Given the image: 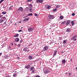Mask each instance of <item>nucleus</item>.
<instances>
[{"label":"nucleus","instance_id":"1","mask_svg":"<svg viewBox=\"0 0 77 77\" xmlns=\"http://www.w3.org/2000/svg\"><path fill=\"white\" fill-rule=\"evenodd\" d=\"M43 71L45 74L50 72V68L48 67H47L45 69H43Z\"/></svg>","mask_w":77,"mask_h":77},{"label":"nucleus","instance_id":"2","mask_svg":"<svg viewBox=\"0 0 77 77\" xmlns=\"http://www.w3.org/2000/svg\"><path fill=\"white\" fill-rule=\"evenodd\" d=\"M34 30H35V28L34 27H30L28 29V31H29V32H33Z\"/></svg>","mask_w":77,"mask_h":77},{"label":"nucleus","instance_id":"3","mask_svg":"<svg viewBox=\"0 0 77 77\" xmlns=\"http://www.w3.org/2000/svg\"><path fill=\"white\" fill-rule=\"evenodd\" d=\"M48 17H49V19H53L54 18V17L52 15H49Z\"/></svg>","mask_w":77,"mask_h":77},{"label":"nucleus","instance_id":"4","mask_svg":"<svg viewBox=\"0 0 77 77\" xmlns=\"http://www.w3.org/2000/svg\"><path fill=\"white\" fill-rule=\"evenodd\" d=\"M23 50L25 51H29V50H28V48H27V47H25L24 48Z\"/></svg>","mask_w":77,"mask_h":77},{"label":"nucleus","instance_id":"5","mask_svg":"<svg viewBox=\"0 0 77 77\" xmlns=\"http://www.w3.org/2000/svg\"><path fill=\"white\" fill-rule=\"evenodd\" d=\"M44 2V0H37L36 2L37 3H42Z\"/></svg>","mask_w":77,"mask_h":77},{"label":"nucleus","instance_id":"6","mask_svg":"<svg viewBox=\"0 0 77 77\" xmlns=\"http://www.w3.org/2000/svg\"><path fill=\"white\" fill-rule=\"evenodd\" d=\"M17 11H20L21 12H22L23 11V9L22 7H20Z\"/></svg>","mask_w":77,"mask_h":77},{"label":"nucleus","instance_id":"7","mask_svg":"<svg viewBox=\"0 0 77 77\" xmlns=\"http://www.w3.org/2000/svg\"><path fill=\"white\" fill-rule=\"evenodd\" d=\"M56 54H57V51H55L53 55V57H54V56H55L56 55Z\"/></svg>","mask_w":77,"mask_h":77},{"label":"nucleus","instance_id":"8","mask_svg":"<svg viewBox=\"0 0 77 77\" xmlns=\"http://www.w3.org/2000/svg\"><path fill=\"white\" fill-rule=\"evenodd\" d=\"M70 23V20H68L66 22V24L67 25V26H68Z\"/></svg>","mask_w":77,"mask_h":77},{"label":"nucleus","instance_id":"9","mask_svg":"<svg viewBox=\"0 0 77 77\" xmlns=\"http://www.w3.org/2000/svg\"><path fill=\"white\" fill-rule=\"evenodd\" d=\"M20 41V39H19V38H15V41L18 42V41Z\"/></svg>","mask_w":77,"mask_h":77},{"label":"nucleus","instance_id":"10","mask_svg":"<svg viewBox=\"0 0 77 77\" xmlns=\"http://www.w3.org/2000/svg\"><path fill=\"white\" fill-rule=\"evenodd\" d=\"M66 31L67 32H71V29L70 28H68Z\"/></svg>","mask_w":77,"mask_h":77},{"label":"nucleus","instance_id":"11","mask_svg":"<svg viewBox=\"0 0 77 77\" xmlns=\"http://www.w3.org/2000/svg\"><path fill=\"white\" fill-rule=\"evenodd\" d=\"M29 60H32V58H33V57H32V56H30V55H29Z\"/></svg>","mask_w":77,"mask_h":77},{"label":"nucleus","instance_id":"12","mask_svg":"<svg viewBox=\"0 0 77 77\" xmlns=\"http://www.w3.org/2000/svg\"><path fill=\"white\" fill-rule=\"evenodd\" d=\"M29 17H28V18H26L25 19H24L23 20V21H28V20H29Z\"/></svg>","mask_w":77,"mask_h":77},{"label":"nucleus","instance_id":"13","mask_svg":"<svg viewBox=\"0 0 77 77\" xmlns=\"http://www.w3.org/2000/svg\"><path fill=\"white\" fill-rule=\"evenodd\" d=\"M30 68L29 65H28L25 67V68H26V69H29Z\"/></svg>","mask_w":77,"mask_h":77},{"label":"nucleus","instance_id":"14","mask_svg":"<svg viewBox=\"0 0 77 77\" xmlns=\"http://www.w3.org/2000/svg\"><path fill=\"white\" fill-rule=\"evenodd\" d=\"M29 7H26L25 9V11H29Z\"/></svg>","mask_w":77,"mask_h":77},{"label":"nucleus","instance_id":"15","mask_svg":"<svg viewBox=\"0 0 77 77\" xmlns=\"http://www.w3.org/2000/svg\"><path fill=\"white\" fill-rule=\"evenodd\" d=\"M47 49H48V47H47V46H45L44 48V50L45 51H46V50H47Z\"/></svg>","mask_w":77,"mask_h":77},{"label":"nucleus","instance_id":"16","mask_svg":"<svg viewBox=\"0 0 77 77\" xmlns=\"http://www.w3.org/2000/svg\"><path fill=\"white\" fill-rule=\"evenodd\" d=\"M12 8H13V6H10L9 8V10H12Z\"/></svg>","mask_w":77,"mask_h":77},{"label":"nucleus","instance_id":"17","mask_svg":"<svg viewBox=\"0 0 77 77\" xmlns=\"http://www.w3.org/2000/svg\"><path fill=\"white\" fill-rule=\"evenodd\" d=\"M2 19L3 20H6V17H2Z\"/></svg>","mask_w":77,"mask_h":77},{"label":"nucleus","instance_id":"18","mask_svg":"<svg viewBox=\"0 0 77 77\" xmlns=\"http://www.w3.org/2000/svg\"><path fill=\"white\" fill-rule=\"evenodd\" d=\"M19 36V34H17L14 35V37H18Z\"/></svg>","mask_w":77,"mask_h":77},{"label":"nucleus","instance_id":"19","mask_svg":"<svg viewBox=\"0 0 77 77\" xmlns=\"http://www.w3.org/2000/svg\"><path fill=\"white\" fill-rule=\"evenodd\" d=\"M33 6V5L32 4H29V7L30 8H32Z\"/></svg>","mask_w":77,"mask_h":77},{"label":"nucleus","instance_id":"20","mask_svg":"<svg viewBox=\"0 0 77 77\" xmlns=\"http://www.w3.org/2000/svg\"><path fill=\"white\" fill-rule=\"evenodd\" d=\"M51 8V7H50V6L49 5L47 7V9H50Z\"/></svg>","mask_w":77,"mask_h":77},{"label":"nucleus","instance_id":"21","mask_svg":"<svg viewBox=\"0 0 77 77\" xmlns=\"http://www.w3.org/2000/svg\"><path fill=\"white\" fill-rule=\"evenodd\" d=\"M65 23H66V21H64L61 24H65Z\"/></svg>","mask_w":77,"mask_h":77},{"label":"nucleus","instance_id":"22","mask_svg":"<svg viewBox=\"0 0 77 77\" xmlns=\"http://www.w3.org/2000/svg\"><path fill=\"white\" fill-rule=\"evenodd\" d=\"M33 69H34V67L33 66L31 67L30 68V71H32V70H33Z\"/></svg>","mask_w":77,"mask_h":77},{"label":"nucleus","instance_id":"23","mask_svg":"<svg viewBox=\"0 0 77 77\" xmlns=\"http://www.w3.org/2000/svg\"><path fill=\"white\" fill-rule=\"evenodd\" d=\"M28 16H32L33 15V14L32 13H29L28 14Z\"/></svg>","mask_w":77,"mask_h":77},{"label":"nucleus","instance_id":"24","mask_svg":"<svg viewBox=\"0 0 77 77\" xmlns=\"http://www.w3.org/2000/svg\"><path fill=\"white\" fill-rule=\"evenodd\" d=\"M71 24L72 26H74V21H72L71 22Z\"/></svg>","mask_w":77,"mask_h":77},{"label":"nucleus","instance_id":"25","mask_svg":"<svg viewBox=\"0 0 77 77\" xmlns=\"http://www.w3.org/2000/svg\"><path fill=\"white\" fill-rule=\"evenodd\" d=\"M17 74H16V73H14L13 74V76L14 77H17Z\"/></svg>","mask_w":77,"mask_h":77},{"label":"nucleus","instance_id":"26","mask_svg":"<svg viewBox=\"0 0 77 77\" xmlns=\"http://www.w3.org/2000/svg\"><path fill=\"white\" fill-rule=\"evenodd\" d=\"M32 0H28L27 1H26V2L27 3H28L29 2H32Z\"/></svg>","mask_w":77,"mask_h":77},{"label":"nucleus","instance_id":"27","mask_svg":"<svg viewBox=\"0 0 77 77\" xmlns=\"http://www.w3.org/2000/svg\"><path fill=\"white\" fill-rule=\"evenodd\" d=\"M3 21H4V20H0V23H2V22H3Z\"/></svg>","mask_w":77,"mask_h":77},{"label":"nucleus","instance_id":"28","mask_svg":"<svg viewBox=\"0 0 77 77\" xmlns=\"http://www.w3.org/2000/svg\"><path fill=\"white\" fill-rule=\"evenodd\" d=\"M2 14H3V15H5V14H6V12L5 11L2 12Z\"/></svg>","mask_w":77,"mask_h":77},{"label":"nucleus","instance_id":"29","mask_svg":"<svg viewBox=\"0 0 77 77\" xmlns=\"http://www.w3.org/2000/svg\"><path fill=\"white\" fill-rule=\"evenodd\" d=\"M62 62H63V63H65V62H66V60H62Z\"/></svg>","mask_w":77,"mask_h":77},{"label":"nucleus","instance_id":"30","mask_svg":"<svg viewBox=\"0 0 77 77\" xmlns=\"http://www.w3.org/2000/svg\"><path fill=\"white\" fill-rule=\"evenodd\" d=\"M60 19H61V20H62V19H63V16H61V17H60Z\"/></svg>","mask_w":77,"mask_h":77},{"label":"nucleus","instance_id":"31","mask_svg":"<svg viewBox=\"0 0 77 77\" xmlns=\"http://www.w3.org/2000/svg\"><path fill=\"white\" fill-rule=\"evenodd\" d=\"M56 8H60V6L59 5H57L56 6Z\"/></svg>","mask_w":77,"mask_h":77},{"label":"nucleus","instance_id":"32","mask_svg":"<svg viewBox=\"0 0 77 77\" xmlns=\"http://www.w3.org/2000/svg\"><path fill=\"white\" fill-rule=\"evenodd\" d=\"M4 0H1L0 1V4H1V3H2V2H3V1H4Z\"/></svg>","mask_w":77,"mask_h":77},{"label":"nucleus","instance_id":"33","mask_svg":"<svg viewBox=\"0 0 77 77\" xmlns=\"http://www.w3.org/2000/svg\"><path fill=\"white\" fill-rule=\"evenodd\" d=\"M57 11V9L56 8H55V9L53 10V11H54V12H55V11Z\"/></svg>","mask_w":77,"mask_h":77},{"label":"nucleus","instance_id":"34","mask_svg":"<svg viewBox=\"0 0 77 77\" xmlns=\"http://www.w3.org/2000/svg\"><path fill=\"white\" fill-rule=\"evenodd\" d=\"M35 16H36V17H38L39 16V15L37 14H34Z\"/></svg>","mask_w":77,"mask_h":77},{"label":"nucleus","instance_id":"35","mask_svg":"<svg viewBox=\"0 0 77 77\" xmlns=\"http://www.w3.org/2000/svg\"><path fill=\"white\" fill-rule=\"evenodd\" d=\"M32 10H33V9L31 8H30L29 9V11L30 12H32Z\"/></svg>","mask_w":77,"mask_h":77},{"label":"nucleus","instance_id":"36","mask_svg":"<svg viewBox=\"0 0 77 77\" xmlns=\"http://www.w3.org/2000/svg\"><path fill=\"white\" fill-rule=\"evenodd\" d=\"M75 39V38L73 37H72L71 39V40H74Z\"/></svg>","mask_w":77,"mask_h":77},{"label":"nucleus","instance_id":"37","mask_svg":"<svg viewBox=\"0 0 77 77\" xmlns=\"http://www.w3.org/2000/svg\"><path fill=\"white\" fill-rule=\"evenodd\" d=\"M5 59H7V58H8V55H5Z\"/></svg>","mask_w":77,"mask_h":77},{"label":"nucleus","instance_id":"38","mask_svg":"<svg viewBox=\"0 0 77 77\" xmlns=\"http://www.w3.org/2000/svg\"><path fill=\"white\" fill-rule=\"evenodd\" d=\"M73 37H74L75 38H77V35H74V36H73Z\"/></svg>","mask_w":77,"mask_h":77},{"label":"nucleus","instance_id":"39","mask_svg":"<svg viewBox=\"0 0 77 77\" xmlns=\"http://www.w3.org/2000/svg\"><path fill=\"white\" fill-rule=\"evenodd\" d=\"M72 16H74L75 15V13H73L72 14Z\"/></svg>","mask_w":77,"mask_h":77},{"label":"nucleus","instance_id":"40","mask_svg":"<svg viewBox=\"0 0 77 77\" xmlns=\"http://www.w3.org/2000/svg\"><path fill=\"white\" fill-rule=\"evenodd\" d=\"M63 42L64 44H65V43H66V40L64 41Z\"/></svg>","mask_w":77,"mask_h":77},{"label":"nucleus","instance_id":"41","mask_svg":"<svg viewBox=\"0 0 77 77\" xmlns=\"http://www.w3.org/2000/svg\"><path fill=\"white\" fill-rule=\"evenodd\" d=\"M17 59H18V60H19L20 59V57H17Z\"/></svg>","mask_w":77,"mask_h":77},{"label":"nucleus","instance_id":"42","mask_svg":"<svg viewBox=\"0 0 77 77\" xmlns=\"http://www.w3.org/2000/svg\"><path fill=\"white\" fill-rule=\"evenodd\" d=\"M20 41V42L21 43V42H23V40H22V39H21Z\"/></svg>","mask_w":77,"mask_h":77},{"label":"nucleus","instance_id":"43","mask_svg":"<svg viewBox=\"0 0 77 77\" xmlns=\"http://www.w3.org/2000/svg\"><path fill=\"white\" fill-rule=\"evenodd\" d=\"M22 31V30H20L18 31V32H21Z\"/></svg>","mask_w":77,"mask_h":77},{"label":"nucleus","instance_id":"44","mask_svg":"<svg viewBox=\"0 0 77 77\" xmlns=\"http://www.w3.org/2000/svg\"><path fill=\"white\" fill-rule=\"evenodd\" d=\"M35 77H40V76H39V75H37V76H35Z\"/></svg>","mask_w":77,"mask_h":77},{"label":"nucleus","instance_id":"45","mask_svg":"<svg viewBox=\"0 0 77 77\" xmlns=\"http://www.w3.org/2000/svg\"><path fill=\"white\" fill-rule=\"evenodd\" d=\"M69 75H70V76H71V74L70 73H69Z\"/></svg>","mask_w":77,"mask_h":77},{"label":"nucleus","instance_id":"46","mask_svg":"<svg viewBox=\"0 0 77 77\" xmlns=\"http://www.w3.org/2000/svg\"><path fill=\"white\" fill-rule=\"evenodd\" d=\"M6 77H11V76L10 75H7L6 76Z\"/></svg>","mask_w":77,"mask_h":77},{"label":"nucleus","instance_id":"47","mask_svg":"<svg viewBox=\"0 0 77 77\" xmlns=\"http://www.w3.org/2000/svg\"><path fill=\"white\" fill-rule=\"evenodd\" d=\"M20 44H19L18 45V47H20Z\"/></svg>","mask_w":77,"mask_h":77},{"label":"nucleus","instance_id":"48","mask_svg":"<svg viewBox=\"0 0 77 77\" xmlns=\"http://www.w3.org/2000/svg\"><path fill=\"white\" fill-rule=\"evenodd\" d=\"M32 72H35V70H33L32 71Z\"/></svg>","mask_w":77,"mask_h":77},{"label":"nucleus","instance_id":"49","mask_svg":"<svg viewBox=\"0 0 77 77\" xmlns=\"http://www.w3.org/2000/svg\"><path fill=\"white\" fill-rule=\"evenodd\" d=\"M2 52L0 53V56H2Z\"/></svg>","mask_w":77,"mask_h":77},{"label":"nucleus","instance_id":"50","mask_svg":"<svg viewBox=\"0 0 77 77\" xmlns=\"http://www.w3.org/2000/svg\"><path fill=\"white\" fill-rule=\"evenodd\" d=\"M73 40H74V41H76V40H77V39H76V38H75L74 39H73Z\"/></svg>","mask_w":77,"mask_h":77},{"label":"nucleus","instance_id":"51","mask_svg":"<svg viewBox=\"0 0 77 77\" xmlns=\"http://www.w3.org/2000/svg\"><path fill=\"white\" fill-rule=\"evenodd\" d=\"M4 24H6V22H5Z\"/></svg>","mask_w":77,"mask_h":77},{"label":"nucleus","instance_id":"52","mask_svg":"<svg viewBox=\"0 0 77 77\" xmlns=\"http://www.w3.org/2000/svg\"><path fill=\"white\" fill-rule=\"evenodd\" d=\"M52 44V42H51L49 44L50 45H51Z\"/></svg>","mask_w":77,"mask_h":77},{"label":"nucleus","instance_id":"53","mask_svg":"<svg viewBox=\"0 0 77 77\" xmlns=\"http://www.w3.org/2000/svg\"><path fill=\"white\" fill-rule=\"evenodd\" d=\"M17 23H15V26H17Z\"/></svg>","mask_w":77,"mask_h":77},{"label":"nucleus","instance_id":"54","mask_svg":"<svg viewBox=\"0 0 77 77\" xmlns=\"http://www.w3.org/2000/svg\"><path fill=\"white\" fill-rule=\"evenodd\" d=\"M72 59H71V60H70V61H72Z\"/></svg>","mask_w":77,"mask_h":77},{"label":"nucleus","instance_id":"55","mask_svg":"<svg viewBox=\"0 0 77 77\" xmlns=\"http://www.w3.org/2000/svg\"><path fill=\"white\" fill-rule=\"evenodd\" d=\"M11 48V46H10L9 47V48Z\"/></svg>","mask_w":77,"mask_h":77},{"label":"nucleus","instance_id":"56","mask_svg":"<svg viewBox=\"0 0 77 77\" xmlns=\"http://www.w3.org/2000/svg\"><path fill=\"white\" fill-rule=\"evenodd\" d=\"M40 62V63H42V61H41Z\"/></svg>","mask_w":77,"mask_h":77},{"label":"nucleus","instance_id":"57","mask_svg":"<svg viewBox=\"0 0 77 77\" xmlns=\"http://www.w3.org/2000/svg\"><path fill=\"white\" fill-rule=\"evenodd\" d=\"M14 44H15V45H17V44L15 43Z\"/></svg>","mask_w":77,"mask_h":77},{"label":"nucleus","instance_id":"58","mask_svg":"<svg viewBox=\"0 0 77 77\" xmlns=\"http://www.w3.org/2000/svg\"><path fill=\"white\" fill-rule=\"evenodd\" d=\"M1 17H2V16L1 15H0V18H1Z\"/></svg>","mask_w":77,"mask_h":77},{"label":"nucleus","instance_id":"59","mask_svg":"<svg viewBox=\"0 0 77 77\" xmlns=\"http://www.w3.org/2000/svg\"><path fill=\"white\" fill-rule=\"evenodd\" d=\"M11 44L12 45H13V43H11Z\"/></svg>","mask_w":77,"mask_h":77},{"label":"nucleus","instance_id":"60","mask_svg":"<svg viewBox=\"0 0 77 77\" xmlns=\"http://www.w3.org/2000/svg\"><path fill=\"white\" fill-rule=\"evenodd\" d=\"M76 69L77 70V67H76Z\"/></svg>","mask_w":77,"mask_h":77},{"label":"nucleus","instance_id":"61","mask_svg":"<svg viewBox=\"0 0 77 77\" xmlns=\"http://www.w3.org/2000/svg\"><path fill=\"white\" fill-rule=\"evenodd\" d=\"M26 17H23V18H26Z\"/></svg>","mask_w":77,"mask_h":77},{"label":"nucleus","instance_id":"62","mask_svg":"<svg viewBox=\"0 0 77 77\" xmlns=\"http://www.w3.org/2000/svg\"><path fill=\"white\" fill-rule=\"evenodd\" d=\"M20 23H21V22H20Z\"/></svg>","mask_w":77,"mask_h":77},{"label":"nucleus","instance_id":"63","mask_svg":"<svg viewBox=\"0 0 77 77\" xmlns=\"http://www.w3.org/2000/svg\"><path fill=\"white\" fill-rule=\"evenodd\" d=\"M2 46H3V45H2Z\"/></svg>","mask_w":77,"mask_h":77},{"label":"nucleus","instance_id":"64","mask_svg":"<svg viewBox=\"0 0 77 77\" xmlns=\"http://www.w3.org/2000/svg\"><path fill=\"white\" fill-rule=\"evenodd\" d=\"M22 28H23V27H21V28L22 29Z\"/></svg>","mask_w":77,"mask_h":77}]
</instances>
